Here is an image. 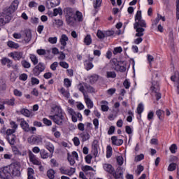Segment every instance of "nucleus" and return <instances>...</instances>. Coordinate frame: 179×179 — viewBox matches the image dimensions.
Returning <instances> with one entry per match:
<instances>
[{"instance_id":"f257e3e1","label":"nucleus","mask_w":179,"mask_h":179,"mask_svg":"<svg viewBox=\"0 0 179 179\" xmlns=\"http://www.w3.org/2000/svg\"><path fill=\"white\" fill-rule=\"evenodd\" d=\"M19 7V0H14L11 5L3 9L0 15V27L5 26L12 20V13Z\"/></svg>"},{"instance_id":"f03ea898","label":"nucleus","mask_w":179,"mask_h":179,"mask_svg":"<svg viewBox=\"0 0 179 179\" xmlns=\"http://www.w3.org/2000/svg\"><path fill=\"white\" fill-rule=\"evenodd\" d=\"M103 169L109 174H112L113 178L115 179H124V168L121 166H118L116 169V171L114 170V167H113L112 164H104Z\"/></svg>"},{"instance_id":"7ed1b4c3","label":"nucleus","mask_w":179,"mask_h":179,"mask_svg":"<svg viewBox=\"0 0 179 179\" xmlns=\"http://www.w3.org/2000/svg\"><path fill=\"white\" fill-rule=\"evenodd\" d=\"M55 110L56 111L55 114L54 115H50V120H52L53 122L57 124V125H62L65 118L62 108H61V106H56Z\"/></svg>"},{"instance_id":"20e7f679","label":"nucleus","mask_w":179,"mask_h":179,"mask_svg":"<svg viewBox=\"0 0 179 179\" xmlns=\"http://www.w3.org/2000/svg\"><path fill=\"white\" fill-rule=\"evenodd\" d=\"M134 27H141L143 29L146 28V21L142 20V11L138 10L135 15V23Z\"/></svg>"},{"instance_id":"39448f33","label":"nucleus","mask_w":179,"mask_h":179,"mask_svg":"<svg viewBox=\"0 0 179 179\" xmlns=\"http://www.w3.org/2000/svg\"><path fill=\"white\" fill-rule=\"evenodd\" d=\"M9 167H12L10 169V173L13 177H20V164L17 162H13L9 165Z\"/></svg>"},{"instance_id":"423d86ee","label":"nucleus","mask_w":179,"mask_h":179,"mask_svg":"<svg viewBox=\"0 0 179 179\" xmlns=\"http://www.w3.org/2000/svg\"><path fill=\"white\" fill-rule=\"evenodd\" d=\"M20 127L22 128V129H23L24 132H31V134H34L35 131H37V129H36V127H31L29 124V123H27V122H26V120H22L20 122Z\"/></svg>"},{"instance_id":"0eeeda50","label":"nucleus","mask_w":179,"mask_h":179,"mask_svg":"<svg viewBox=\"0 0 179 179\" xmlns=\"http://www.w3.org/2000/svg\"><path fill=\"white\" fill-rule=\"evenodd\" d=\"M12 166H4L3 168L0 169V178L1 179H9L10 177V169Z\"/></svg>"},{"instance_id":"6e6552de","label":"nucleus","mask_w":179,"mask_h":179,"mask_svg":"<svg viewBox=\"0 0 179 179\" xmlns=\"http://www.w3.org/2000/svg\"><path fill=\"white\" fill-rule=\"evenodd\" d=\"M45 71V64L43 62H39L33 69V75L34 76H39L41 72Z\"/></svg>"},{"instance_id":"1a4fd4ad","label":"nucleus","mask_w":179,"mask_h":179,"mask_svg":"<svg viewBox=\"0 0 179 179\" xmlns=\"http://www.w3.org/2000/svg\"><path fill=\"white\" fill-rule=\"evenodd\" d=\"M27 141L31 145H39L43 142V137L41 136H31L28 138Z\"/></svg>"},{"instance_id":"9d476101","label":"nucleus","mask_w":179,"mask_h":179,"mask_svg":"<svg viewBox=\"0 0 179 179\" xmlns=\"http://www.w3.org/2000/svg\"><path fill=\"white\" fill-rule=\"evenodd\" d=\"M93 59L94 58L90 57V55L88 56V59L84 62V66L86 71H90V69H93L94 65H93Z\"/></svg>"},{"instance_id":"9b49d317","label":"nucleus","mask_w":179,"mask_h":179,"mask_svg":"<svg viewBox=\"0 0 179 179\" xmlns=\"http://www.w3.org/2000/svg\"><path fill=\"white\" fill-rule=\"evenodd\" d=\"M64 17H69L76 15L75 9L71 7H66L63 10Z\"/></svg>"},{"instance_id":"f8f14e48","label":"nucleus","mask_w":179,"mask_h":179,"mask_svg":"<svg viewBox=\"0 0 179 179\" xmlns=\"http://www.w3.org/2000/svg\"><path fill=\"white\" fill-rule=\"evenodd\" d=\"M61 3V0H47L46 6L48 9H51L58 6Z\"/></svg>"},{"instance_id":"ddd939ff","label":"nucleus","mask_w":179,"mask_h":179,"mask_svg":"<svg viewBox=\"0 0 179 179\" xmlns=\"http://www.w3.org/2000/svg\"><path fill=\"white\" fill-rule=\"evenodd\" d=\"M66 22L68 26H71V27H73L75 24H76V15H71L70 17H66Z\"/></svg>"},{"instance_id":"4468645a","label":"nucleus","mask_w":179,"mask_h":179,"mask_svg":"<svg viewBox=\"0 0 179 179\" xmlns=\"http://www.w3.org/2000/svg\"><path fill=\"white\" fill-rule=\"evenodd\" d=\"M92 153L94 157L99 155V141L97 140H94L92 143Z\"/></svg>"},{"instance_id":"2eb2a0df","label":"nucleus","mask_w":179,"mask_h":179,"mask_svg":"<svg viewBox=\"0 0 179 179\" xmlns=\"http://www.w3.org/2000/svg\"><path fill=\"white\" fill-rule=\"evenodd\" d=\"M113 62L115 65V71H119V72H125V71H127V67L124 66H120V64L117 61V59H113Z\"/></svg>"},{"instance_id":"dca6fc26","label":"nucleus","mask_w":179,"mask_h":179,"mask_svg":"<svg viewBox=\"0 0 179 179\" xmlns=\"http://www.w3.org/2000/svg\"><path fill=\"white\" fill-rule=\"evenodd\" d=\"M45 148L50 152V157H52L54 155V150H55V148L54 145L50 142H46L45 144Z\"/></svg>"},{"instance_id":"f3484780","label":"nucleus","mask_w":179,"mask_h":179,"mask_svg":"<svg viewBox=\"0 0 179 179\" xmlns=\"http://www.w3.org/2000/svg\"><path fill=\"white\" fill-rule=\"evenodd\" d=\"M29 160L32 162L33 164H35L36 166L41 165V162L37 159V157H36L33 152L29 153Z\"/></svg>"},{"instance_id":"a211bd4d","label":"nucleus","mask_w":179,"mask_h":179,"mask_svg":"<svg viewBox=\"0 0 179 179\" xmlns=\"http://www.w3.org/2000/svg\"><path fill=\"white\" fill-rule=\"evenodd\" d=\"M150 90L151 92H152V93H155L156 92H160V85L159 84V82L155 80L152 81Z\"/></svg>"},{"instance_id":"6ab92c4d","label":"nucleus","mask_w":179,"mask_h":179,"mask_svg":"<svg viewBox=\"0 0 179 179\" xmlns=\"http://www.w3.org/2000/svg\"><path fill=\"white\" fill-rule=\"evenodd\" d=\"M112 144L115 146H121L124 143V140L117 138V136H113L111 137Z\"/></svg>"},{"instance_id":"aec40b11","label":"nucleus","mask_w":179,"mask_h":179,"mask_svg":"<svg viewBox=\"0 0 179 179\" xmlns=\"http://www.w3.org/2000/svg\"><path fill=\"white\" fill-rule=\"evenodd\" d=\"M1 62L2 65H7L8 68H12V64H13V61L10 60V59L7 57H3L1 59Z\"/></svg>"},{"instance_id":"412c9836","label":"nucleus","mask_w":179,"mask_h":179,"mask_svg":"<svg viewBox=\"0 0 179 179\" xmlns=\"http://www.w3.org/2000/svg\"><path fill=\"white\" fill-rule=\"evenodd\" d=\"M87 85V83H80L78 85L77 87L81 93H83V96H87V94L85 92V88L86 89V87Z\"/></svg>"},{"instance_id":"4be33fe9","label":"nucleus","mask_w":179,"mask_h":179,"mask_svg":"<svg viewBox=\"0 0 179 179\" xmlns=\"http://www.w3.org/2000/svg\"><path fill=\"white\" fill-rule=\"evenodd\" d=\"M10 57L15 59V61H20L22 58L23 57V52H15V53L11 52Z\"/></svg>"},{"instance_id":"5701e85b","label":"nucleus","mask_w":179,"mask_h":179,"mask_svg":"<svg viewBox=\"0 0 179 179\" xmlns=\"http://www.w3.org/2000/svg\"><path fill=\"white\" fill-rule=\"evenodd\" d=\"M84 100L87 108H90V109L93 108V106H94L93 101L90 99V98L89 97V95H85Z\"/></svg>"},{"instance_id":"b1692460","label":"nucleus","mask_w":179,"mask_h":179,"mask_svg":"<svg viewBox=\"0 0 179 179\" xmlns=\"http://www.w3.org/2000/svg\"><path fill=\"white\" fill-rule=\"evenodd\" d=\"M20 113L24 115V117H27V118H30V117L33 116V112L27 108H22L20 110Z\"/></svg>"},{"instance_id":"393cba45","label":"nucleus","mask_w":179,"mask_h":179,"mask_svg":"<svg viewBox=\"0 0 179 179\" xmlns=\"http://www.w3.org/2000/svg\"><path fill=\"white\" fill-rule=\"evenodd\" d=\"M136 29V37H142L145 34V28H142L141 27H134Z\"/></svg>"},{"instance_id":"a878e982","label":"nucleus","mask_w":179,"mask_h":179,"mask_svg":"<svg viewBox=\"0 0 179 179\" xmlns=\"http://www.w3.org/2000/svg\"><path fill=\"white\" fill-rule=\"evenodd\" d=\"M6 139L8 142V143L10 145V146H14L15 143H16V136H6Z\"/></svg>"},{"instance_id":"bb28decb","label":"nucleus","mask_w":179,"mask_h":179,"mask_svg":"<svg viewBox=\"0 0 179 179\" xmlns=\"http://www.w3.org/2000/svg\"><path fill=\"white\" fill-rule=\"evenodd\" d=\"M101 108L102 111L106 112L110 110V108L108 107V102L107 101H101Z\"/></svg>"},{"instance_id":"cd10ccee","label":"nucleus","mask_w":179,"mask_h":179,"mask_svg":"<svg viewBox=\"0 0 179 179\" xmlns=\"http://www.w3.org/2000/svg\"><path fill=\"white\" fill-rule=\"evenodd\" d=\"M100 76L97 74H93L91 76L89 77V80L91 85H94L97 80H99V78Z\"/></svg>"},{"instance_id":"c85d7f7f","label":"nucleus","mask_w":179,"mask_h":179,"mask_svg":"<svg viewBox=\"0 0 179 179\" xmlns=\"http://www.w3.org/2000/svg\"><path fill=\"white\" fill-rule=\"evenodd\" d=\"M69 40L68 36L66 34H62L61 38H59V43L62 45H66V41Z\"/></svg>"},{"instance_id":"c756f323","label":"nucleus","mask_w":179,"mask_h":179,"mask_svg":"<svg viewBox=\"0 0 179 179\" xmlns=\"http://www.w3.org/2000/svg\"><path fill=\"white\" fill-rule=\"evenodd\" d=\"M80 138H81L83 142H86V141H89L90 139V135L89 133L83 132L79 134Z\"/></svg>"},{"instance_id":"7c9ffc66","label":"nucleus","mask_w":179,"mask_h":179,"mask_svg":"<svg viewBox=\"0 0 179 179\" xmlns=\"http://www.w3.org/2000/svg\"><path fill=\"white\" fill-rule=\"evenodd\" d=\"M40 155H41V159H48V157L51 159V154H49L48 152H47V151L44 149L41 150Z\"/></svg>"},{"instance_id":"2f4dec72","label":"nucleus","mask_w":179,"mask_h":179,"mask_svg":"<svg viewBox=\"0 0 179 179\" xmlns=\"http://www.w3.org/2000/svg\"><path fill=\"white\" fill-rule=\"evenodd\" d=\"M24 41L25 43H29L31 40V32L29 30L24 31Z\"/></svg>"},{"instance_id":"473e14b6","label":"nucleus","mask_w":179,"mask_h":179,"mask_svg":"<svg viewBox=\"0 0 179 179\" xmlns=\"http://www.w3.org/2000/svg\"><path fill=\"white\" fill-rule=\"evenodd\" d=\"M156 115H157L159 120H160L161 121H163V120H164V111L163 110H157L156 111Z\"/></svg>"},{"instance_id":"72a5a7b5","label":"nucleus","mask_w":179,"mask_h":179,"mask_svg":"<svg viewBox=\"0 0 179 179\" xmlns=\"http://www.w3.org/2000/svg\"><path fill=\"white\" fill-rule=\"evenodd\" d=\"M113 156V147L111 145H108L106 147V157L107 159H110Z\"/></svg>"},{"instance_id":"f704fd0d","label":"nucleus","mask_w":179,"mask_h":179,"mask_svg":"<svg viewBox=\"0 0 179 179\" xmlns=\"http://www.w3.org/2000/svg\"><path fill=\"white\" fill-rule=\"evenodd\" d=\"M84 43L85 45H90L92 44V36L87 34L84 38Z\"/></svg>"},{"instance_id":"c9c22d12","label":"nucleus","mask_w":179,"mask_h":179,"mask_svg":"<svg viewBox=\"0 0 179 179\" xmlns=\"http://www.w3.org/2000/svg\"><path fill=\"white\" fill-rule=\"evenodd\" d=\"M62 13H64V12L62 11V8H61V7H59L58 8H55L53 10V16H58V15H59V16H62Z\"/></svg>"},{"instance_id":"e433bc0d","label":"nucleus","mask_w":179,"mask_h":179,"mask_svg":"<svg viewBox=\"0 0 179 179\" xmlns=\"http://www.w3.org/2000/svg\"><path fill=\"white\" fill-rule=\"evenodd\" d=\"M47 176L50 179L55 178V171H54L53 169L48 170L47 172Z\"/></svg>"},{"instance_id":"4c0bfd02","label":"nucleus","mask_w":179,"mask_h":179,"mask_svg":"<svg viewBox=\"0 0 179 179\" xmlns=\"http://www.w3.org/2000/svg\"><path fill=\"white\" fill-rule=\"evenodd\" d=\"M96 36L98 38H99L100 40H103V38H106V33L100 29L97 31Z\"/></svg>"},{"instance_id":"58836bf2","label":"nucleus","mask_w":179,"mask_h":179,"mask_svg":"<svg viewBox=\"0 0 179 179\" xmlns=\"http://www.w3.org/2000/svg\"><path fill=\"white\" fill-rule=\"evenodd\" d=\"M143 104L139 103L137 107V114L140 115V118L142 117V113H143Z\"/></svg>"},{"instance_id":"ea45409f","label":"nucleus","mask_w":179,"mask_h":179,"mask_svg":"<svg viewBox=\"0 0 179 179\" xmlns=\"http://www.w3.org/2000/svg\"><path fill=\"white\" fill-rule=\"evenodd\" d=\"M7 45L10 48H19V44H17L12 41H8L7 43Z\"/></svg>"},{"instance_id":"a19ab883","label":"nucleus","mask_w":179,"mask_h":179,"mask_svg":"<svg viewBox=\"0 0 179 179\" xmlns=\"http://www.w3.org/2000/svg\"><path fill=\"white\" fill-rule=\"evenodd\" d=\"M15 98L7 99L3 102V104H6L7 106H15Z\"/></svg>"},{"instance_id":"79ce46f5","label":"nucleus","mask_w":179,"mask_h":179,"mask_svg":"<svg viewBox=\"0 0 179 179\" xmlns=\"http://www.w3.org/2000/svg\"><path fill=\"white\" fill-rule=\"evenodd\" d=\"M21 65L23 66V68H25L26 69H29L31 66V64L26 60L21 61Z\"/></svg>"},{"instance_id":"37998d69","label":"nucleus","mask_w":179,"mask_h":179,"mask_svg":"<svg viewBox=\"0 0 179 179\" xmlns=\"http://www.w3.org/2000/svg\"><path fill=\"white\" fill-rule=\"evenodd\" d=\"M171 80H172V82L179 81V73H178V71L175 72L174 75L171 77Z\"/></svg>"},{"instance_id":"c03bdc74","label":"nucleus","mask_w":179,"mask_h":179,"mask_svg":"<svg viewBox=\"0 0 179 179\" xmlns=\"http://www.w3.org/2000/svg\"><path fill=\"white\" fill-rule=\"evenodd\" d=\"M30 59L34 65H37V64H38V59H37L36 55H30Z\"/></svg>"},{"instance_id":"a18cd8bd","label":"nucleus","mask_w":179,"mask_h":179,"mask_svg":"<svg viewBox=\"0 0 179 179\" xmlns=\"http://www.w3.org/2000/svg\"><path fill=\"white\" fill-rule=\"evenodd\" d=\"M106 75L108 78L115 79V78H117V73L115 71H107Z\"/></svg>"},{"instance_id":"49530a36","label":"nucleus","mask_w":179,"mask_h":179,"mask_svg":"<svg viewBox=\"0 0 179 179\" xmlns=\"http://www.w3.org/2000/svg\"><path fill=\"white\" fill-rule=\"evenodd\" d=\"M59 171H60L61 174H64L66 176H68V174H69V169H66V168H65V166L60 167Z\"/></svg>"},{"instance_id":"de8ad7c7","label":"nucleus","mask_w":179,"mask_h":179,"mask_svg":"<svg viewBox=\"0 0 179 179\" xmlns=\"http://www.w3.org/2000/svg\"><path fill=\"white\" fill-rule=\"evenodd\" d=\"M117 164L119 165V167H121L124 164V157L122 156H118L116 158Z\"/></svg>"},{"instance_id":"09e8293b","label":"nucleus","mask_w":179,"mask_h":179,"mask_svg":"<svg viewBox=\"0 0 179 179\" xmlns=\"http://www.w3.org/2000/svg\"><path fill=\"white\" fill-rule=\"evenodd\" d=\"M76 17L78 22H82V20H83V15L79 10L76 11Z\"/></svg>"},{"instance_id":"8fccbe9b","label":"nucleus","mask_w":179,"mask_h":179,"mask_svg":"<svg viewBox=\"0 0 179 179\" xmlns=\"http://www.w3.org/2000/svg\"><path fill=\"white\" fill-rule=\"evenodd\" d=\"M177 169V164L176 163H171L168 166V171H174Z\"/></svg>"},{"instance_id":"3c124183","label":"nucleus","mask_w":179,"mask_h":179,"mask_svg":"<svg viewBox=\"0 0 179 179\" xmlns=\"http://www.w3.org/2000/svg\"><path fill=\"white\" fill-rule=\"evenodd\" d=\"M15 132H16L15 129H8L6 131V135H7V136H13L15 134Z\"/></svg>"},{"instance_id":"603ef678","label":"nucleus","mask_w":179,"mask_h":179,"mask_svg":"<svg viewBox=\"0 0 179 179\" xmlns=\"http://www.w3.org/2000/svg\"><path fill=\"white\" fill-rule=\"evenodd\" d=\"M12 150L14 153V155H17L18 156H22V152L19 150V148L16 146L12 147Z\"/></svg>"},{"instance_id":"864d4df0","label":"nucleus","mask_w":179,"mask_h":179,"mask_svg":"<svg viewBox=\"0 0 179 179\" xmlns=\"http://www.w3.org/2000/svg\"><path fill=\"white\" fill-rule=\"evenodd\" d=\"M64 83L66 87H71V86L72 85V83L71 82V80H69V78H64Z\"/></svg>"},{"instance_id":"5fc2aeb1","label":"nucleus","mask_w":179,"mask_h":179,"mask_svg":"<svg viewBox=\"0 0 179 179\" xmlns=\"http://www.w3.org/2000/svg\"><path fill=\"white\" fill-rule=\"evenodd\" d=\"M48 41L49 43H50V44H57V41H58V38L57 36L50 37Z\"/></svg>"},{"instance_id":"6e6d98bb","label":"nucleus","mask_w":179,"mask_h":179,"mask_svg":"<svg viewBox=\"0 0 179 179\" xmlns=\"http://www.w3.org/2000/svg\"><path fill=\"white\" fill-rule=\"evenodd\" d=\"M43 122L46 125V127H51V125H52V122L45 117L43 119Z\"/></svg>"},{"instance_id":"4d7b16f0","label":"nucleus","mask_w":179,"mask_h":179,"mask_svg":"<svg viewBox=\"0 0 179 179\" xmlns=\"http://www.w3.org/2000/svg\"><path fill=\"white\" fill-rule=\"evenodd\" d=\"M178 148L177 147V145L176 144H172L171 147L169 148V150L171 153L174 154L176 153V150H177Z\"/></svg>"},{"instance_id":"13d9d810","label":"nucleus","mask_w":179,"mask_h":179,"mask_svg":"<svg viewBox=\"0 0 179 179\" xmlns=\"http://www.w3.org/2000/svg\"><path fill=\"white\" fill-rule=\"evenodd\" d=\"M28 78H29V76L26 73H22V74L20 75V76H19L20 80H22L23 82H26V80H27Z\"/></svg>"},{"instance_id":"bf43d9fd","label":"nucleus","mask_w":179,"mask_h":179,"mask_svg":"<svg viewBox=\"0 0 179 179\" xmlns=\"http://www.w3.org/2000/svg\"><path fill=\"white\" fill-rule=\"evenodd\" d=\"M86 89L89 93H96V90L94 87H92L91 85H89L87 84Z\"/></svg>"},{"instance_id":"052dcab7","label":"nucleus","mask_w":179,"mask_h":179,"mask_svg":"<svg viewBox=\"0 0 179 179\" xmlns=\"http://www.w3.org/2000/svg\"><path fill=\"white\" fill-rule=\"evenodd\" d=\"M143 159H145V155L143 154H140L135 157V161L141 162V160H143Z\"/></svg>"},{"instance_id":"680f3d73","label":"nucleus","mask_w":179,"mask_h":179,"mask_svg":"<svg viewBox=\"0 0 179 179\" xmlns=\"http://www.w3.org/2000/svg\"><path fill=\"white\" fill-rule=\"evenodd\" d=\"M122 52V48L121 47H117V48H114V50H113V54L115 55L118 53H121Z\"/></svg>"},{"instance_id":"e2e57ef3","label":"nucleus","mask_w":179,"mask_h":179,"mask_svg":"<svg viewBox=\"0 0 179 179\" xmlns=\"http://www.w3.org/2000/svg\"><path fill=\"white\" fill-rule=\"evenodd\" d=\"M31 85H38L40 83V80L34 77H32L31 78Z\"/></svg>"},{"instance_id":"0e129e2a","label":"nucleus","mask_w":179,"mask_h":179,"mask_svg":"<svg viewBox=\"0 0 179 179\" xmlns=\"http://www.w3.org/2000/svg\"><path fill=\"white\" fill-rule=\"evenodd\" d=\"M92 159H93V157L92 156V155H87L85 157L86 163H87V164H90V163H92Z\"/></svg>"},{"instance_id":"69168bd1","label":"nucleus","mask_w":179,"mask_h":179,"mask_svg":"<svg viewBox=\"0 0 179 179\" xmlns=\"http://www.w3.org/2000/svg\"><path fill=\"white\" fill-rule=\"evenodd\" d=\"M73 142L75 146H79V145H80V141H79V138L78 137H74L73 138Z\"/></svg>"},{"instance_id":"338daca9","label":"nucleus","mask_w":179,"mask_h":179,"mask_svg":"<svg viewBox=\"0 0 179 179\" xmlns=\"http://www.w3.org/2000/svg\"><path fill=\"white\" fill-rule=\"evenodd\" d=\"M176 19L179 20V0L176 1Z\"/></svg>"},{"instance_id":"774afa93","label":"nucleus","mask_w":179,"mask_h":179,"mask_svg":"<svg viewBox=\"0 0 179 179\" xmlns=\"http://www.w3.org/2000/svg\"><path fill=\"white\" fill-rule=\"evenodd\" d=\"M36 52L38 54V55H45V54H47L45 50L44 49H38Z\"/></svg>"}]
</instances>
